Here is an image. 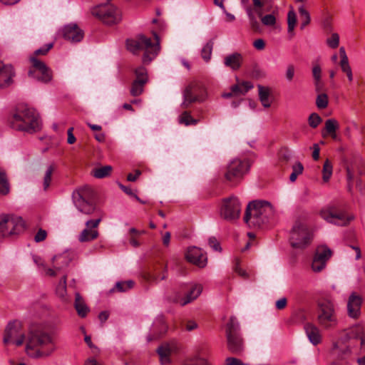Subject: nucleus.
I'll return each instance as SVG.
<instances>
[{
  "label": "nucleus",
  "mask_w": 365,
  "mask_h": 365,
  "mask_svg": "<svg viewBox=\"0 0 365 365\" xmlns=\"http://www.w3.org/2000/svg\"><path fill=\"white\" fill-rule=\"evenodd\" d=\"M63 37L72 43L80 42L84 36V33L76 24L66 25L61 30Z\"/></svg>",
  "instance_id": "22"
},
{
  "label": "nucleus",
  "mask_w": 365,
  "mask_h": 365,
  "mask_svg": "<svg viewBox=\"0 0 365 365\" xmlns=\"http://www.w3.org/2000/svg\"><path fill=\"white\" fill-rule=\"evenodd\" d=\"M146 83L143 81L134 80L130 88V94L133 96H138L141 95L144 91V86Z\"/></svg>",
  "instance_id": "36"
},
{
  "label": "nucleus",
  "mask_w": 365,
  "mask_h": 365,
  "mask_svg": "<svg viewBox=\"0 0 365 365\" xmlns=\"http://www.w3.org/2000/svg\"><path fill=\"white\" fill-rule=\"evenodd\" d=\"M299 14L301 19V29L309 24L311 18L310 14L307 10L305 9L304 6L299 7Z\"/></svg>",
  "instance_id": "37"
},
{
  "label": "nucleus",
  "mask_w": 365,
  "mask_h": 365,
  "mask_svg": "<svg viewBox=\"0 0 365 365\" xmlns=\"http://www.w3.org/2000/svg\"><path fill=\"white\" fill-rule=\"evenodd\" d=\"M253 46L259 51H262L265 48V42L262 38H258L253 42Z\"/></svg>",
  "instance_id": "59"
},
{
  "label": "nucleus",
  "mask_w": 365,
  "mask_h": 365,
  "mask_svg": "<svg viewBox=\"0 0 365 365\" xmlns=\"http://www.w3.org/2000/svg\"><path fill=\"white\" fill-rule=\"evenodd\" d=\"M295 72V68L294 66L292 64H289L286 70V78L289 81H292Z\"/></svg>",
  "instance_id": "55"
},
{
  "label": "nucleus",
  "mask_w": 365,
  "mask_h": 365,
  "mask_svg": "<svg viewBox=\"0 0 365 365\" xmlns=\"http://www.w3.org/2000/svg\"><path fill=\"white\" fill-rule=\"evenodd\" d=\"M15 71L12 65L5 64L0 61V89H5L14 83Z\"/></svg>",
  "instance_id": "21"
},
{
  "label": "nucleus",
  "mask_w": 365,
  "mask_h": 365,
  "mask_svg": "<svg viewBox=\"0 0 365 365\" xmlns=\"http://www.w3.org/2000/svg\"><path fill=\"white\" fill-rule=\"evenodd\" d=\"M55 169H56V166L54 164L49 165L47 167V168L45 171V173H44L43 180V187L44 190H46L49 187V186L51 185V176H52V174L54 172Z\"/></svg>",
  "instance_id": "35"
},
{
  "label": "nucleus",
  "mask_w": 365,
  "mask_h": 365,
  "mask_svg": "<svg viewBox=\"0 0 365 365\" xmlns=\"http://www.w3.org/2000/svg\"><path fill=\"white\" fill-rule=\"evenodd\" d=\"M53 262H56L54 267L57 270H60L62 267L68 266L69 263V260L65 255L54 256L53 257Z\"/></svg>",
  "instance_id": "41"
},
{
  "label": "nucleus",
  "mask_w": 365,
  "mask_h": 365,
  "mask_svg": "<svg viewBox=\"0 0 365 365\" xmlns=\"http://www.w3.org/2000/svg\"><path fill=\"white\" fill-rule=\"evenodd\" d=\"M297 23V15L293 10H290L287 14L288 32H293Z\"/></svg>",
  "instance_id": "46"
},
{
  "label": "nucleus",
  "mask_w": 365,
  "mask_h": 365,
  "mask_svg": "<svg viewBox=\"0 0 365 365\" xmlns=\"http://www.w3.org/2000/svg\"><path fill=\"white\" fill-rule=\"evenodd\" d=\"M72 198L79 212L86 215L94 214L96 217V219L86 222V228L80 233L78 240L85 242L96 240L98 237V232L96 228L102 220L103 215L93 201V190L88 186L78 188L73 192Z\"/></svg>",
  "instance_id": "1"
},
{
  "label": "nucleus",
  "mask_w": 365,
  "mask_h": 365,
  "mask_svg": "<svg viewBox=\"0 0 365 365\" xmlns=\"http://www.w3.org/2000/svg\"><path fill=\"white\" fill-rule=\"evenodd\" d=\"M234 270L235 272H237L240 277H242L244 279H247L249 277L247 272L245 270L242 269L241 267H240V266L237 263L235 265Z\"/></svg>",
  "instance_id": "61"
},
{
  "label": "nucleus",
  "mask_w": 365,
  "mask_h": 365,
  "mask_svg": "<svg viewBox=\"0 0 365 365\" xmlns=\"http://www.w3.org/2000/svg\"><path fill=\"white\" fill-rule=\"evenodd\" d=\"M261 21L264 26H274L276 23V18L273 14H267L262 17Z\"/></svg>",
  "instance_id": "50"
},
{
  "label": "nucleus",
  "mask_w": 365,
  "mask_h": 365,
  "mask_svg": "<svg viewBox=\"0 0 365 365\" xmlns=\"http://www.w3.org/2000/svg\"><path fill=\"white\" fill-rule=\"evenodd\" d=\"M186 259L197 266L200 268H204L207 265V257L200 248L192 247L187 250L185 255Z\"/></svg>",
  "instance_id": "20"
},
{
  "label": "nucleus",
  "mask_w": 365,
  "mask_h": 365,
  "mask_svg": "<svg viewBox=\"0 0 365 365\" xmlns=\"http://www.w3.org/2000/svg\"><path fill=\"white\" fill-rule=\"evenodd\" d=\"M331 256V251L329 248L326 246L318 247L312 264V270L315 272L323 270Z\"/></svg>",
  "instance_id": "19"
},
{
  "label": "nucleus",
  "mask_w": 365,
  "mask_h": 365,
  "mask_svg": "<svg viewBox=\"0 0 365 365\" xmlns=\"http://www.w3.org/2000/svg\"><path fill=\"white\" fill-rule=\"evenodd\" d=\"M91 14L108 25L118 24L121 19L118 9L113 5L108 4L93 8Z\"/></svg>",
  "instance_id": "12"
},
{
  "label": "nucleus",
  "mask_w": 365,
  "mask_h": 365,
  "mask_svg": "<svg viewBox=\"0 0 365 365\" xmlns=\"http://www.w3.org/2000/svg\"><path fill=\"white\" fill-rule=\"evenodd\" d=\"M312 234L305 220H298L295 222L291 232L289 242L295 249H304L311 244Z\"/></svg>",
  "instance_id": "7"
},
{
  "label": "nucleus",
  "mask_w": 365,
  "mask_h": 365,
  "mask_svg": "<svg viewBox=\"0 0 365 365\" xmlns=\"http://www.w3.org/2000/svg\"><path fill=\"white\" fill-rule=\"evenodd\" d=\"M24 340L25 335L21 329V323L18 321L10 322L5 329L4 343H11L19 346L24 344Z\"/></svg>",
  "instance_id": "17"
},
{
  "label": "nucleus",
  "mask_w": 365,
  "mask_h": 365,
  "mask_svg": "<svg viewBox=\"0 0 365 365\" xmlns=\"http://www.w3.org/2000/svg\"><path fill=\"white\" fill-rule=\"evenodd\" d=\"M134 284L135 282L133 280L118 282L115 284V287L110 289V292H113L115 290L120 292H125L132 289L134 287Z\"/></svg>",
  "instance_id": "33"
},
{
  "label": "nucleus",
  "mask_w": 365,
  "mask_h": 365,
  "mask_svg": "<svg viewBox=\"0 0 365 365\" xmlns=\"http://www.w3.org/2000/svg\"><path fill=\"white\" fill-rule=\"evenodd\" d=\"M328 96L326 93H319L316 98V105L319 109H324L328 106Z\"/></svg>",
  "instance_id": "47"
},
{
  "label": "nucleus",
  "mask_w": 365,
  "mask_h": 365,
  "mask_svg": "<svg viewBox=\"0 0 365 365\" xmlns=\"http://www.w3.org/2000/svg\"><path fill=\"white\" fill-rule=\"evenodd\" d=\"M141 175V172L139 170L135 171V174L129 173L127 176V180L130 182L135 181Z\"/></svg>",
  "instance_id": "62"
},
{
  "label": "nucleus",
  "mask_w": 365,
  "mask_h": 365,
  "mask_svg": "<svg viewBox=\"0 0 365 365\" xmlns=\"http://www.w3.org/2000/svg\"><path fill=\"white\" fill-rule=\"evenodd\" d=\"M112 170V167L106 165L101 168H96L93 170V175L96 178H103L108 176Z\"/></svg>",
  "instance_id": "39"
},
{
  "label": "nucleus",
  "mask_w": 365,
  "mask_h": 365,
  "mask_svg": "<svg viewBox=\"0 0 365 365\" xmlns=\"http://www.w3.org/2000/svg\"><path fill=\"white\" fill-rule=\"evenodd\" d=\"M257 88L259 91V99L262 105L264 108H269L271 106L270 88L268 87L263 86L262 85H258Z\"/></svg>",
  "instance_id": "28"
},
{
  "label": "nucleus",
  "mask_w": 365,
  "mask_h": 365,
  "mask_svg": "<svg viewBox=\"0 0 365 365\" xmlns=\"http://www.w3.org/2000/svg\"><path fill=\"white\" fill-rule=\"evenodd\" d=\"M135 79L138 81H143V83H147L148 81L147 69L143 66H140L135 70Z\"/></svg>",
  "instance_id": "44"
},
{
  "label": "nucleus",
  "mask_w": 365,
  "mask_h": 365,
  "mask_svg": "<svg viewBox=\"0 0 365 365\" xmlns=\"http://www.w3.org/2000/svg\"><path fill=\"white\" fill-rule=\"evenodd\" d=\"M26 229V224L21 217L9 214L0 215V235L9 237L19 235Z\"/></svg>",
  "instance_id": "10"
},
{
  "label": "nucleus",
  "mask_w": 365,
  "mask_h": 365,
  "mask_svg": "<svg viewBox=\"0 0 365 365\" xmlns=\"http://www.w3.org/2000/svg\"><path fill=\"white\" fill-rule=\"evenodd\" d=\"M153 34L155 39V43H153L150 38L140 34L135 38L128 39L126 41L127 49L135 55H138L140 51H144L143 56V63H150L158 55L160 50V39L157 32L153 31Z\"/></svg>",
  "instance_id": "5"
},
{
  "label": "nucleus",
  "mask_w": 365,
  "mask_h": 365,
  "mask_svg": "<svg viewBox=\"0 0 365 365\" xmlns=\"http://www.w3.org/2000/svg\"><path fill=\"white\" fill-rule=\"evenodd\" d=\"M30 61L32 63V68L29 70V76L42 83H49L53 78L52 71L44 62L38 60L36 56L31 57Z\"/></svg>",
  "instance_id": "15"
},
{
  "label": "nucleus",
  "mask_w": 365,
  "mask_h": 365,
  "mask_svg": "<svg viewBox=\"0 0 365 365\" xmlns=\"http://www.w3.org/2000/svg\"><path fill=\"white\" fill-rule=\"evenodd\" d=\"M362 298L355 292L350 294L347 302V311L350 317L358 319L361 314Z\"/></svg>",
  "instance_id": "23"
},
{
  "label": "nucleus",
  "mask_w": 365,
  "mask_h": 365,
  "mask_svg": "<svg viewBox=\"0 0 365 365\" xmlns=\"http://www.w3.org/2000/svg\"><path fill=\"white\" fill-rule=\"evenodd\" d=\"M275 215L273 206L267 201H253L246 208L244 221L250 227H260Z\"/></svg>",
  "instance_id": "3"
},
{
  "label": "nucleus",
  "mask_w": 365,
  "mask_h": 365,
  "mask_svg": "<svg viewBox=\"0 0 365 365\" xmlns=\"http://www.w3.org/2000/svg\"><path fill=\"white\" fill-rule=\"evenodd\" d=\"M56 294L61 298H63L66 294V276L64 275L61 279L56 289Z\"/></svg>",
  "instance_id": "45"
},
{
  "label": "nucleus",
  "mask_w": 365,
  "mask_h": 365,
  "mask_svg": "<svg viewBox=\"0 0 365 365\" xmlns=\"http://www.w3.org/2000/svg\"><path fill=\"white\" fill-rule=\"evenodd\" d=\"M317 322L324 329H334L338 323L333 302L323 299L318 303Z\"/></svg>",
  "instance_id": "8"
},
{
  "label": "nucleus",
  "mask_w": 365,
  "mask_h": 365,
  "mask_svg": "<svg viewBox=\"0 0 365 365\" xmlns=\"http://www.w3.org/2000/svg\"><path fill=\"white\" fill-rule=\"evenodd\" d=\"M152 331H153V334H149L147 336L148 342L158 339L160 335L165 333L167 331V325L163 317H159L154 322L152 326Z\"/></svg>",
  "instance_id": "25"
},
{
  "label": "nucleus",
  "mask_w": 365,
  "mask_h": 365,
  "mask_svg": "<svg viewBox=\"0 0 365 365\" xmlns=\"http://www.w3.org/2000/svg\"><path fill=\"white\" fill-rule=\"evenodd\" d=\"M349 185L356 180V186L362 191L365 190V165L363 163H353L346 167Z\"/></svg>",
  "instance_id": "18"
},
{
  "label": "nucleus",
  "mask_w": 365,
  "mask_h": 365,
  "mask_svg": "<svg viewBox=\"0 0 365 365\" xmlns=\"http://www.w3.org/2000/svg\"><path fill=\"white\" fill-rule=\"evenodd\" d=\"M312 74L314 80L321 79L322 76V69L319 65L314 66L312 68Z\"/></svg>",
  "instance_id": "58"
},
{
  "label": "nucleus",
  "mask_w": 365,
  "mask_h": 365,
  "mask_svg": "<svg viewBox=\"0 0 365 365\" xmlns=\"http://www.w3.org/2000/svg\"><path fill=\"white\" fill-rule=\"evenodd\" d=\"M173 346H171L169 344H164L158 348L157 351L160 356L162 364H166L169 363V356L173 351Z\"/></svg>",
  "instance_id": "29"
},
{
  "label": "nucleus",
  "mask_w": 365,
  "mask_h": 365,
  "mask_svg": "<svg viewBox=\"0 0 365 365\" xmlns=\"http://www.w3.org/2000/svg\"><path fill=\"white\" fill-rule=\"evenodd\" d=\"M241 212V204L235 197H230L222 200L220 215L227 221H233L239 218Z\"/></svg>",
  "instance_id": "16"
},
{
  "label": "nucleus",
  "mask_w": 365,
  "mask_h": 365,
  "mask_svg": "<svg viewBox=\"0 0 365 365\" xmlns=\"http://www.w3.org/2000/svg\"><path fill=\"white\" fill-rule=\"evenodd\" d=\"M287 304V299L286 297H282L278 299L275 303L276 309L278 310L284 309Z\"/></svg>",
  "instance_id": "57"
},
{
  "label": "nucleus",
  "mask_w": 365,
  "mask_h": 365,
  "mask_svg": "<svg viewBox=\"0 0 365 365\" xmlns=\"http://www.w3.org/2000/svg\"><path fill=\"white\" fill-rule=\"evenodd\" d=\"M227 349L232 354H239L243 351V339L240 333V324L235 317H231L226 326Z\"/></svg>",
  "instance_id": "9"
},
{
  "label": "nucleus",
  "mask_w": 365,
  "mask_h": 365,
  "mask_svg": "<svg viewBox=\"0 0 365 365\" xmlns=\"http://www.w3.org/2000/svg\"><path fill=\"white\" fill-rule=\"evenodd\" d=\"M292 172L295 174H297V175H300L303 172V170H304V166L303 165L299 163V162H297L293 166H292Z\"/></svg>",
  "instance_id": "60"
},
{
  "label": "nucleus",
  "mask_w": 365,
  "mask_h": 365,
  "mask_svg": "<svg viewBox=\"0 0 365 365\" xmlns=\"http://www.w3.org/2000/svg\"><path fill=\"white\" fill-rule=\"evenodd\" d=\"M319 152L320 148L318 144H314L313 145V153H312V158L314 160H317L319 158Z\"/></svg>",
  "instance_id": "63"
},
{
  "label": "nucleus",
  "mask_w": 365,
  "mask_h": 365,
  "mask_svg": "<svg viewBox=\"0 0 365 365\" xmlns=\"http://www.w3.org/2000/svg\"><path fill=\"white\" fill-rule=\"evenodd\" d=\"M253 88V84L250 81H242V83L233 85L231 91L235 96H244L249 90Z\"/></svg>",
  "instance_id": "30"
},
{
  "label": "nucleus",
  "mask_w": 365,
  "mask_h": 365,
  "mask_svg": "<svg viewBox=\"0 0 365 365\" xmlns=\"http://www.w3.org/2000/svg\"><path fill=\"white\" fill-rule=\"evenodd\" d=\"M56 349L53 337L47 332L35 331L29 333L26 352L34 359H43L50 356Z\"/></svg>",
  "instance_id": "2"
},
{
  "label": "nucleus",
  "mask_w": 365,
  "mask_h": 365,
  "mask_svg": "<svg viewBox=\"0 0 365 365\" xmlns=\"http://www.w3.org/2000/svg\"><path fill=\"white\" fill-rule=\"evenodd\" d=\"M179 123L185 125H196L198 123V120L193 118L190 112L184 111L179 116Z\"/></svg>",
  "instance_id": "38"
},
{
  "label": "nucleus",
  "mask_w": 365,
  "mask_h": 365,
  "mask_svg": "<svg viewBox=\"0 0 365 365\" xmlns=\"http://www.w3.org/2000/svg\"><path fill=\"white\" fill-rule=\"evenodd\" d=\"M339 128L338 122L335 119H328L325 122V129L327 133L330 135L332 138L335 139L336 137V130Z\"/></svg>",
  "instance_id": "34"
},
{
  "label": "nucleus",
  "mask_w": 365,
  "mask_h": 365,
  "mask_svg": "<svg viewBox=\"0 0 365 365\" xmlns=\"http://www.w3.org/2000/svg\"><path fill=\"white\" fill-rule=\"evenodd\" d=\"M226 365H247L242 363L240 359L235 357H228L225 360Z\"/></svg>",
  "instance_id": "56"
},
{
  "label": "nucleus",
  "mask_w": 365,
  "mask_h": 365,
  "mask_svg": "<svg viewBox=\"0 0 365 365\" xmlns=\"http://www.w3.org/2000/svg\"><path fill=\"white\" fill-rule=\"evenodd\" d=\"M10 192V185L6 172L0 168V194L6 195Z\"/></svg>",
  "instance_id": "32"
},
{
  "label": "nucleus",
  "mask_w": 365,
  "mask_h": 365,
  "mask_svg": "<svg viewBox=\"0 0 365 365\" xmlns=\"http://www.w3.org/2000/svg\"><path fill=\"white\" fill-rule=\"evenodd\" d=\"M12 128L16 130L33 133L41 128L38 115L32 108L26 106H19L9 119Z\"/></svg>",
  "instance_id": "4"
},
{
  "label": "nucleus",
  "mask_w": 365,
  "mask_h": 365,
  "mask_svg": "<svg viewBox=\"0 0 365 365\" xmlns=\"http://www.w3.org/2000/svg\"><path fill=\"white\" fill-rule=\"evenodd\" d=\"M306 334L313 345H317L322 341V334L319 329L312 323H307L304 327Z\"/></svg>",
  "instance_id": "24"
},
{
  "label": "nucleus",
  "mask_w": 365,
  "mask_h": 365,
  "mask_svg": "<svg viewBox=\"0 0 365 365\" xmlns=\"http://www.w3.org/2000/svg\"><path fill=\"white\" fill-rule=\"evenodd\" d=\"M143 277L148 282H158L160 279L161 280L165 279L167 278L166 268H163V273L161 277L155 271L153 273H145Z\"/></svg>",
  "instance_id": "40"
},
{
  "label": "nucleus",
  "mask_w": 365,
  "mask_h": 365,
  "mask_svg": "<svg viewBox=\"0 0 365 365\" xmlns=\"http://www.w3.org/2000/svg\"><path fill=\"white\" fill-rule=\"evenodd\" d=\"M73 128H70L68 130V139H67V141H68V144H73L76 141V138H75V136L73 134Z\"/></svg>",
  "instance_id": "64"
},
{
  "label": "nucleus",
  "mask_w": 365,
  "mask_h": 365,
  "mask_svg": "<svg viewBox=\"0 0 365 365\" xmlns=\"http://www.w3.org/2000/svg\"><path fill=\"white\" fill-rule=\"evenodd\" d=\"M365 328L356 325L349 330H344L340 334L337 341L333 343L331 354L339 360L346 359L351 353L349 341L359 339L362 346L365 341Z\"/></svg>",
  "instance_id": "6"
},
{
  "label": "nucleus",
  "mask_w": 365,
  "mask_h": 365,
  "mask_svg": "<svg viewBox=\"0 0 365 365\" xmlns=\"http://www.w3.org/2000/svg\"><path fill=\"white\" fill-rule=\"evenodd\" d=\"M53 43H47L43 47L37 49L34 52V55L35 56L46 55L48 53V51L53 48Z\"/></svg>",
  "instance_id": "52"
},
{
  "label": "nucleus",
  "mask_w": 365,
  "mask_h": 365,
  "mask_svg": "<svg viewBox=\"0 0 365 365\" xmlns=\"http://www.w3.org/2000/svg\"><path fill=\"white\" fill-rule=\"evenodd\" d=\"M332 170L333 168L331 162L328 159L326 160V161L324 163L322 169V178L324 182H327L330 179L332 175Z\"/></svg>",
  "instance_id": "43"
},
{
  "label": "nucleus",
  "mask_w": 365,
  "mask_h": 365,
  "mask_svg": "<svg viewBox=\"0 0 365 365\" xmlns=\"http://www.w3.org/2000/svg\"><path fill=\"white\" fill-rule=\"evenodd\" d=\"M327 43L331 48H337L339 44V36L338 34H332L331 37L327 38Z\"/></svg>",
  "instance_id": "48"
},
{
  "label": "nucleus",
  "mask_w": 365,
  "mask_h": 365,
  "mask_svg": "<svg viewBox=\"0 0 365 365\" xmlns=\"http://www.w3.org/2000/svg\"><path fill=\"white\" fill-rule=\"evenodd\" d=\"M183 365H208V364L204 359L195 358L186 361Z\"/></svg>",
  "instance_id": "51"
},
{
  "label": "nucleus",
  "mask_w": 365,
  "mask_h": 365,
  "mask_svg": "<svg viewBox=\"0 0 365 365\" xmlns=\"http://www.w3.org/2000/svg\"><path fill=\"white\" fill-rule=\"evenodd\" d=\"M205 88L203 86L197 81L190 83L183 91V102L181 104L182 108H187L192 103L202 101Z\"/></svg>",
  "instance_id": "13"
},
{
  "label": "nucleus",
  "mask_w": 365,
  "mask_h": 365,
  "mask_svg": "<svg viewBox=\"0 0 365 365\" xmlns=\"http://www.w3.org/2000/svg\"><path fill=\"white\" fill-rule=\"evenodd\" d=\"M242 59V56L240 53H234L225 57L224 63L227 67L237 71L241 67Z\"/></svg>",
  "instance_id": "26"
},
{
  "label": "nucleus",
  "mask_w": 365,
  "mask_h": 365,
  "mask_svg": "<svg viewBox=\"0 0 365 365\" xmlns=\"http://www.w3.org/2000/svg\"><path fill=\"white\" fill-rule=\"evenodd\" d=\"M74 306L78 314L81 317H85L89 312L88 307L78 293L76 294Z\"/></svg>",
  "instance_id": "31"
},
{
  "label": "nucleus",
  "mask_w": 365,
  "mask_h": 365,
  "mask_svg": "<svg viewBox=\"0 0 365 365\" xmlns=\"http://www.w3.org/2000/svg\"><path fill=\"white\" fill-rule=\"evenodd\" d=\"M320 216L328 222L340 226H345L353 220V217L348 216L344 211L333 205L322 209L320 211Z\"/></svg>",
  "instance_id": "14"
},
{
  "label": "nucleus",
  "mask_w": 365,
  "mask_h": 365,
  "mask_svg": "<svg viewBox=\"0 0 365 365\" xmlns=\"http://www.w3.org/2000/svg\"><path fill=\"white\" fill-rule=\"evenodd\" d=\"M250 169L248 161L238 158L233 159L227 165L224 177L225 180L233 185L238 184Z\"/></svg>",
  "instance_id": "11"
},
{
  "label": "nucleus",
  "mask_w": 365,
  "mask_h": 365,
  "mask_svg": "<svg viewBox=\"0 0 365 365\" xmlns=\"http://www.w3.org/2000/svg\"><path fill=\"white\" fill-rule=\"evenodd\" d=\"M308 121H309V125L312 128H315L322 122V118L318 114L314 113L309 115Z\"/></svg>",
  "instance_id": "49"
},
{
  "label": "nucleus",
  "mask_w": 365,
  "mask_h": 365,
  "mask_svg": "<svg viewBox=\"0 0 365 365\" xmlns=\"http://www.w3.org/2000/svg\"><path fill=\"white\" fill-rule=\"evenodd\" d=\"M208 243L210 247H212L215 251H221L220 245L215 237H210L208 240Z\"/></svg>",
  "instance_id": "54"
},
{
  "label": "nucleus",
  "mask_w": 365,
  "mask_h": 365,
  "mask_svg": "<svg viewBox=\"0 0 365 365\" xmlns=\"http://www.w3.org/2000/svg\"><path fill=\"white\" fill-rule=\"evenodd\" d=\"M202 291V287L201 284H195L191 286L189 292L185 297L180 301V304L185 306L188 303H190L193 300L196 299Z\"/></svg>",
  "instance_id": "27"
},
{
  "label": "nucleus",
  "mask_w": 365,
  "mask_h": 365,
  "mask_svg": "<svg viewBox=\"0 0 365 365\" xmlns=\"http://www.w3.org/2000/svg\"><path fill=\"white\" fill-rule=\"evenodd\" d=\"M213 44L212 41H209L202 48L201 56L206 62L209 61L211 58Z\"/></svg>",
  "instance_id": "42"
},
{
  "label": "nucleus",
  "mask_w": 365,
  "mask_h": 365,
  "mask_svg": "<svg viewBox=\"0 0 365 365\" xmlns=\"http://www.w3.org/2000/svg\"><path fill=\"white\" fill-rule=\"evenodd\" d=\"M47 237V232L45 230L40 228L34 237L36 242H40L46 240Z\"/></svg>",
  "instance_id": "53"
}]
</instances>
